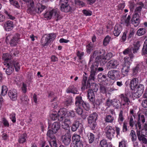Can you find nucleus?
I'll list each match as a JSON object with an SVG mask.
<instances>
[{
  "label": "nucleus",
  "instance_id": "1",
  "mask_svg": "<svg viewBox=\"0 0 147 147\" xmlns=\"http://www.w3.org/2000/svg\"><path fill=\"white\" fill-rule=\"evenodd\" d=\"M112 56L113 55L111 53H106L105 51L102 49L100 50L99 51H96L94 52L92 56L90 57L88 64L90 69V74L88 81L87 88L93 89L94 86L95 87L97 86L94 83H91L92 85H91L90 83L94 81L98 65L99 63L101 66L104 65Z\"/></svg>",
  "mask_w": 147,
  "mask_h": 147
},
{
  "label": "nucleus",
  "instance_id": "2",
  "mask_svg": "<svg viewBox=\"0 0 147 147\" xmlns=\"http://www.w3.org/2000/svg\"><path fill=\"white\" fill-rule=\"evenodd\" d=\"M26 3L27 10V12L30 14H35L36 13H40L45 9V7L40 3L36 4V7L34 5L33 0H23Z\"/></svg>",
  "mask_w": 147,
  "mask_h": 147
},
{
  "label": "nucleus",
  "instance_id": "3",
  "mask_svg": "<svg viewBox=\"0 0 147 147\" xmlns=\"http://www.w3.org/2000/svg\"><path fill=\"white\" fill-rule=\"evenodd\" d=\"M59 120L61 122L62 127L66 129L70 130L69 125L71 123V121L69 118L67 117V110L63 108L60 109L58 112Z\"/></svg>",
  "mask_w": 147,
  "mask_h": 147
},
{
  "label": "nucleus",
  "instance_id": "4",
  "mask_svg": "<svg viewBox=\"0 0 147 147\" xmlns=\"http://www.w3.org/2000/svg\"><path fill=\"white\" fill-rule=\"evenodd\" d=\"M44 17L47 19H51L53 18L57 21L61 19L59 11L57 8H54L46 11L44 14Z\"/></svg>",
  "mask_w": 147,
  "mask_h": 147
},
{
  "label": "nucleus",
  "instance_id": "5",
  "mask_svg": "<svg viewBox=\"0 0 147 147\" xmlns=\"http://www.w3.org/2000/svg\"><path fill=\"white\" fill-rule=\"evenodd\" d=\"M133 57V54L129 55V57H125L124 59V61L122 65V68L121 72L123 76H127L130 70V66L131 61Z\"/></svg>",
  "mask_w": 147,
  "mask_h": 147
},
{
  "label": "nucleus",
  "instance_id": "6",
  "mask_svg": "<svg viewBox=\"0 0 147 147\" xmlns=\"http://www.w3.org/2000/svg\"><path fill=\"white\" fill-rule=\"evenodd\" d=\"M97 117V114L96 113L91 114L88 118L89 126L92 129H94L96 125V121Z\"/></svg>",
  "mask_w": 147,
  "mask_h": 147
},
{
  "label": "nucleus",
  "instance_id": "7",
  "mask_svg": "<svg viewBox=\"0 0 147 147\" xmlns=\"http://www.w3.org/2000/svg\"><path fill=\"white\" fill-rule=\"evenodd\" d=\"M145 122V118L144 115L140 113H138V122L135 125L136 129H141L142 128L141 123H144Z\"/></svg>",
  "mask_w": 147,
  "mask_h": 147
},
{
  "label": "nucleus",
  "instance_id": "8",
  "mask_svg": "<svg viewBox=\"0 0 147 147\" xmlns=\"http://www.w3.org/2000/svg\"><path fill=\"white\" fill-rule=\"evenodd\" d=\"M106 136L109 140H111L115 133V130L112 127L107 126L105 129Z\"/></svg>",
  "mask_w": 147,
  "mask_h": 147
},
{
  "label": "nucleus",
  "instance_id": "9",
  "mask_svg": "<svg viewBox=\"0 0 147 147\" xmlns=\"http://www.w3.org/2000/svg\"><path fill=\"white\" fill-rule=\"evenodd\" d=\"M13 62L12 61H11L9 62H7V63H5L4 64L7 67L6 70V74L8 75H9L11 74L13 71L14 67L13 65Z\"/></svg>",
  "mask_w": 147,
  "mask_h": 147
},
{
  "label": "nucleus",
  "instance_id": "10",
  "mask_svg": "<svg viewBox=\"0 0 147 147\" xmlns=\"http://www.w3.org/2000/svg\"><path fill=\"white\" fill-rule=\"evenodd\" d=\"M56 37V35L54 34H50L47 35L45 40L43 43L42 44L43 46H45L49 45V44L54 40Z\"/></svg>",
  "mask_w": 147,
  "mask_h": 147
},
{
  "label": "nucleus",
  "instance_id": "11",
  "mask_svg": "<svg viewBox=\"0 0 147 147\" xmlns=\"http://www.w3.org/2000/svg\"><path fill=\"white\" fill-rule=\"evenodd\" d=\"M8 95L10 99L12 101L16 100L18 96L17 90L15 89H11L8 92Z\"/></svg>",
  "mask_w": 147,
  "mask_h": 147
},
{
  "label": "nucleus",
  "instance_id": "12",
  "mask_svg": "<svg viewBox=\"0 0 147 147\" xmlns=\"http://www.w3.org/2000/svg\"><path fill=\"white\" fill-rule=\"evenodd\" d=\"M136 134L138 140L142 143L145 144H147V140L145 138V136L142 134V132H141L140 129H137Z\"/></svg>",
  "mask_w": 147,
  "mask_h": 147
},
{
  "label": "nucleus",
  "instance_id": "13",
  "mask_svg": "<svg viewBox=\"0 0 147 147\" xmlns=\"http://www.w3.org/2000/svg\"><path fill=\"white\" fill-rule=\"evenodd\" d=\"M144 86L142 84H140L137 89V91L133 95L136 98L140 97L144 92Z\"/></svg>",
  "mask_w": 147,
  "mask_h": 147
},
{
  "label": "nucleus",
  "instance_id": "14",
  "mask_svg": "<svg viewBox=\"0 0 147 147\" xmlns=\"http://www.w3.org/2000/svg\"><path fill=\"white\" fill-rule=\"evenodd\" d=\"M119 65V62L116 60L112 59L108 64L107 68L109 69L116 68Z\"/></svg>",
  "mask_w": 147,
  "mask_h": 147
},
{
  "label": "nucleus",
  "instance_id": "15",
  "mask_svg": "<svg viewBox=\"0 0 147 147\" xmlns=\"http://www.w3.org/2000/svg\"><path fill=\"white\" fill-rule=\"evenodd\" d=\"M62 140L63 142L66 145H68L70 144L71 141V136L69 133L65 134L62 136Z\"/></svg>",
  "mask_w": 147,
  "mask_h": 147
},
{
  "label": "nucleus",
  "instance_id": "16",
  "mask_svg": "<svg viewBox=\"0 0 147 147\" xmlns=\"http://www.w3.org/2000/svg\"><path fill=\"white\" fill-rule=\"evenodd\" d=\"M139 16V14L135 12L133 15L132 19V23L135 27H136L140 23Z\"/></svg>",
  "mask_w": 147,
  "mask_h": 147
},
{
  "label": "nucleus",
  "instance_id": "17",
  "mask_svg": "<svg viewBox=\"0 0 147 147\" xmlns=\"http://www.w3.org/2000/svg\"><path fill=\"white\" fill-rule=\"evenodd\" d=\"M108 77L112 79L118 78L119 76V72L117 71L114 70L109 71L108 73Z\"/></svg>",
  "mask_w": 147,
  "mask_h": 147
},
{
  "label": "nucleus",
  "instance_id": "18",
  "mask_svg": "<svg viewBox=\"0 0 147 147\" xmlns=\"http://www.w3.org/2000/svg\"><path fill=\"white\" fill-rule=\"evenodd\" d=\"M119 96L121 100V104H122L123 105L126 104L127 105L129 104L130 101L127 95L125 94H122L120 95Z\"/></svg>",
  "mask_w": 147,
  "mask_h": 147
},
{
  "label": "nucleus",
  "instance_id": "19",
  "mask_svg": "<svg viewBox=\"0 0 147 147\" xmlns=\"http://www.w3.org/2000/svg\"><path fill=\"white\" fill-rule=\"evenodd\" d=\"M98 80L100 82H101L103 84L106 85L109 84V81L106 78V76L102 75V74H100L98 75Z\"/></svg>",
  "mask_w": 147,
  "mask_h": 147
},
{
  "label": "nucleus",
  "instance_id": "20",
  "mask_svg": "<svg viewBox=\"0 0 147 147\" xmlns=\"http://www.w3.org/2000/svg\"><path fill=\"white\" fill-rule=\"evenodd\" d=\"M13 27V22L10 20L7 21L4 25L5 29L7 31L11 30Z\"/></svg>",
  "mask_w": 147,
  "mask_h": 147
},
{
  "label": "nucleus",
  "instance_id": "21",
  "mask_svg": "<svg viewBox=\"0 0 147 147\" xmlns=\"http://www.w3.org/2000/svg\"><path fill=\"white\" fill-rule=\"evenodd\" d=\"M122 30V27L121 26L118 24L115 25L114 30L113 31V34L114 36H118Z\"/></svg>",
  "mask_w": 147,
  "mask_h": 147
},
{
  "label": "nucleus",
  "instance_id": "22",
  "mask_svg": "<svg viewBox=\"0 0 147 147\" xmlns=\"http://www.w3.org/2000/svg\"><path fill=\"white\" fill-rule=\"evenodd\" d=\"M60 125V123L57 122H54L53 123L51 128L54 134L56 133L59 129Z\"/></svg>",
  "mask_w": 147,
  "mask_h": 147
},
{
  "label": "nucleus",
  "instance_id": "23",
  "mask_svg": "<svg viewBox=\"0 0 147 147\" xmlns=\"http://www.w3.org/2000/svg\"><path fill=\"white\" fill-rule=\"evenodd\" d=\"M20 34H17L13 37V39L11 40L10 44L11 46H15L17 45V43L18 42L19 40Z\"/></svg>",
  "mask_w": 147,
  "mask_h": 147
},
{
  "label": "nucleus",
  "instance_id": "24",
  "mask_svg": "<svg viewBox=\"0 0 147 147\" xmlns=\"http://www.w3.org/2000/svg\"><path fill=\"white\" fill-rule=\"evenodd\" d=\"M131 18V17L128 15L127 17H126V15H123L121 19V21L122 23H125L127 26H129V21Z\"/></svg>",
  "mask_w": 147,
  "mask_h": 147
},
{
  "label": "nucleus",
  "instance_id": "25",
  "mask_svg": "<svg viewBox=\"0 0 147 147\" xmlns=\"http://www.w3.org/2000/svg\"><path fill=\"white\" fill-rule=\"evenodd\" d=\"M138 84V79L134 78L130 82V86L132 90L135 89Z\"/></svg>",
  "mask_w": 147,
  "mask_h": 147
},
{
  "label": "nucleus",
  "instance_id": "26",
  "mask_svg": "<svg viewBox=\"0 0 147 147\" xmlns=\"http://www.w3.org/2000/svg\"><path fill=\"white\" fill-rule=\"evenodd\" d=\"M60 8L61 11L65 12L69 11L71 9V7L68 3L61 5Z\"/></svg>",
  "mask_w": 147,
  "mask_h": 147
},
{
  "label": "nucleus",
  "instance_id": "27",
  "mask_svg": "<svg viewBox=\"0 0 147 147\" xmlns=\"http://www.w3.org/2000/svg\"><path fill=\"white\" fill-rule=\"evenodd\" d=\"M66 92L68 93H71L73 94H77L78 89L73 86H70L67 89Z\"/></svg>",
  "mask_w": 147,
  "mask_h": 147
},
{
  "label": "nucleus",
  "instance_id": "28",
  "mask_svg": "<svg viewBox=\"0 0 147 147\" xmlns=\"http://www.w3.org/2000/svg\"><path fill=\"white\" fill-rule=\"evenodd\" d=\"M88 96L90 101L93 102L94 100V94L93 90L89 89L88 91Z\"/></svg>",
  "mask_w": 147,
  "mask_h": 147
},
{
  "label": "nucleus",
  "instance_id": "29",
  "mask_svg": "<svg viewBox=\"0 0 147 147\" xmlns=\"http://www.w3.org/2000/svg\"><path fill=\"white\" fill-rule=\"evenodd\" d=\"M140 46V42L137 41L134 42L132 47V51L134 53L137 52Z\"/></svg>",
  "mask_w": 147,
  "mask_h": 147
},
{
  "label": "nucleus",
  "instance_id": "30",
  "mask_svg": "<svg viewBox=\"0 0 147 147\" xmlns=\"http://www.w3.org/2000/svg\"><path fill=\"white\" fill-rule=\"evenodd\" d=\"M51 119L53 120H55L58 119H59V116L58 113L55 111L51 112L50 115Z\"/></svg>",
  "mask_w": 147,
  "mask_h": 147
},
{
  "label": "nucleus",
  "instance_id": "31",
  "mask_svg": "<svg viewBox=\"0 0 147 147\" xmlns=\"http://www.w3.org/2000/svg\"><path fill=\"white\" fill-rule=\"evenodd\" d=\"M26 134H23L20 136L18 142L20 143H23L26 142Z\"/></svg>",
  "mask_w": 147,
  "mask_h": 147
},
{
  "label": "nucleus",
  "instance_id": "32",
  "mask_svg": "<svg viewBox=\"0 0 147 147\" xmlns=\"http://www.w3.org/2000/svg\"><path fill=\"white\" fill-rule=\"evenodd\" d=\"M11 56L8 54H4L3 55V59L4 60V63H7V62L11 61L10 59L11 58Z\"/></svg>",
  "mask_w": 147,
  "mask_h": 147
},
{
  "label": "nucleus",
  "instance_id": "33",
  "mask_svg": "<svg viewBox=\"0 0 147 147\" xmlns=\"http://www.w3.org/2000/svg\"><path fill=\"white\" fill-rule=\"evenodd\" d=\"M143 55L147 57V40H146L143 45L142 50Z\"/></svg>",
  "mask_w": 147,
  "mask_h": 147
},
{
  "label": "nucleus",
  "instance_id": "34",
  "mask_svg": "<svg viewBox=\"0 0 147 147\" xmlns=\"http://www.w3.org/2000/svg\"><path fill=\"white\" fill-rule=\"evenodd\" d=\"M83 102L81 96H78L76 98L75 102L76 106H80Z\"/></svg>",
  "mask_w": 147,
  "mask_h": 147
},
{
  "label": "nucleus",
  "instance_id": "35",
  "mask_svg": "<svg viewBox=\"0 0 147 147\" xmlns=\"http://www.w3.org/2000/svg\"><path fill=\"white\" fill-rule=\"evenodd\" d=\"M141 64H138L135 67L133 68L132 69L133 73L134 75L136 74L141 70Z\"/></svg>",
  "mask_w": 147,
  "mask_h": 147
},
{
  "label": "nucleus",
  "instance_id": "36",
  "mask_svg": "<svg viewBox=\"0 0 147 147\" xmlns=\"http://www.w3.org/2000/svg\"><path fill=\"white\" fill-rule=\"evenodd\" d=\"M49 143L51 147H57L55 138L50 139Z\"/></svg>",
  "mask_w": 147,
  "mask_h": 147
},
{
  "label": "nucleus",
  "instance_id": "37",
  "mask_svg": "<svg viewBox=\"0 0 147 147\" xmlns=\"http://www.w3.org/2000/svg\"><path fill=\"white\" fill-rule=\"evenodd\" d=\"M114 119V117L110 115H107L105 117V121L107 122L112 123Z\"/></svg>",
  "mask_w": 147,
  "mask_h": 147
},
{
  "label": "nucleus",
  "instance_id": "38",
  "mask_svg": "<svg viewBox=\"0 0 147 147\" xmlns=\"http://www.w3.org/2000/svg\"><path fill=\"white\" fill-rule=\"evenodd\" d=\"M12 62H13V65L16 71H19L20 69V66L18 62L15 61H12Z\"/></svg>",
  "mask_w": 147,
  "mask_h": 147
},
{
  "label": "nucleus",
  "instance_id": "39",
  "mask_svg": "<svg viewBox=\"0 0 147 147\" xmlns=\"http://www.w3.org/2000/svg\"><path fill=\"white\" fill-rule=\"evenodd\" d=\"M100 145L101 147H108L109 145H111L108 143L106 140H102L100 141Z\"/></svg>",
  "mask_w": 147,
  "mask_h": 147
},
{
  "label": "nucleus",
  "instance_id": "40",
  "mask_svg": "<svg viewBox=\"0 0 147 147\" xmlns=\"http://www.w3.org/2000/svg\"><path fill=\"white\" fill-rule=\"evenodd\" d=\"M79 126V123L78 121H76L73 124L71 127V130L73 131H75L76 130Z\"/></svg>",
  "mask_w": 147,
  "mask_h": 147
},
{
  "label": "nucleus",
  "instance_id": "41",
  "mask_svg": "<svg viewBox=\"0 0 147 147\" xmlns=\"http://www.w3.org/2000/svg\"><path fill=\"white\" fill-rule=\"evenodd\" d=\"M89 141L90 143H92L93 142L94 137V134L91 133H88L87 134Z\"/></svg>",
  "mask_w": 147,
  "mask_h": 147
},
{
  "label": "nucleus",
  "instance_id": "42",
  "mask_svg": "<svg viewBox=\"0 0 147 147\" xmlns=\"http://www.w3.org/2000/svg\"><path fill=\"white\" fill-rule=\"evenodd\" d=\"M52 107L55 109L57 108L58 102L57 101V98H54L52 100Z\"/></svg>",
  "mask_w": 147,
  "mask_h": 147
},
{
  "label": "nucleus",
  "instance_id": "43",
  "mask_svg": "<svg viewBox=\"0 0 147 147\" xmlns=\"http://www.w3.org/2000/svg\"><path fill=\"white\" fill-rule=\"evenodd\" d=\"M10 4L16 7L19 8L20 7L18 3L15 0H9Z\"/></svg>",
  "mask_w": 147,
  "mask_h": 147
},
{
  "label": "nucleus",
  "instance_id": "44",
  "mask_svg": "<svg viewBox=\"0 0 147 147\" xmlns=\"http://www.w3.org/2000/svg\"><path fill=\"white\" fill-rule=\"evenodd\" d=\"M124 117L123 116V112L121 111L119 114L118 119V121L120 124H121L124 120Z\"/></svg>",
  "mask_w": 147,
  "mask_h": 147
},
{
  "label": "nucleus",
  "instance_id": "45",
  "mask_svg": "<svg viewBox=\"0 0 147 147\" xmlns=\"http://www.w3.org/2000/svg\"><path fill=\"white\" fill-rule=\"evenodd\" d=\"M146 32V30L144 28H140L137 32V34L138 35L140 36L144 34Z\"/></svg>",
  "mask_w": 147,
  "mask_h": 147
},
{
  "label": "nucleus",
  "instance_id": "46",
  "mask_svg": "<svg viewBox=\"0 0 147 147\" xmlns=\"http://www.w3.org/2000/svg\"><path fill=\"white\" fill-rule=\"evenodd\" d=\"M86 51L88 53H90L93 49V46L92 44L90 43L86 46Z\"/></svg>",
  "mask_w": 147,
  "mask_h": 147
},
{
  "label": "nucleus",
  "instance_id": "47",
  "mask_svg": "<svg viewBox=\"0 0 147 147\" xmlns=\"http://www.w3.org/2000/svg\"><path fill=\"white\" fill-rule=\"evenodd\" d=\"M130 135L131 137L132 141H135L137 139V137L135 132L133 130L131 131Z\"/></svg>",
  "mask_w": 147,
  "mask_h": 147
},
{
  "label": "nucleus",
  "instance_id": "48",
  "mask_svg": "<svg viewBox=\"0 0 147 147\" xmlns=\"http://www.w3.org/2000/svg\"><path fill=\"white\" fill-rule=\"evenodd\" d=\"M8 89L7 87L6 86H3L2 87L1 91V95L3 96L5 95L7 93Z\"/></svg>",
  "mask_w": 147,
  "mask_h": 147
},
{
  "label": "nucleus",
  "instance_id": "49",
  "mask_svg": "<svg viewBox=\"0 0 147 147\" xmlns=\"http://www.w3.org/2000/svg\"><path fill=\"white\" fill-rule=\"evenodd\" d=\"M75 3L76 5L80 7H83L85 5V4L80 0H75Z\"/></svg>",
  "mask_w": 147,
  "mask_h": 147
},
{
  "label": "nucleus",
  "instance_id": "50",
  "mask_svg": "<svg viewBox=\"0 0 147 147\" xmlns=\"http://www.w3.org/2000/svg\"><path fill=\"white\" fill-rule=\"evenodd\" d=\"M54 133L53 132V130L49 129V130L47 132V136L48 137L50 138V139H52L53 138H55V136L53 135Z\"/></svg>",
  "mask_w": 147,
  "mask_h": 147
},
{
  "label": "nucleus",
  "instance_id": "51",
  "mask_svg": "<svg viewBox=\"0 0 147 147\" xmlns=\"http://www.w3.org/2000/svg\"><path fill=\"white\" fill-rule=\"evenodd\" d=\"M75 116V113L73 111L69 110L68 111H67V117L69 119L70 117H74Z\"/></svg>",
  "mask_w": 147,
  "mask_h": 147
},
{
  "label": "nucleus",
  "instance_id": "52",
  "mask_svg": "<svg viewBox=\"0 0 147 147\" xmlns=\"http://www.w3.org/2000/svg\"><path fill=\"white\" fill-rule=\"evenodd\" d=\"M76 112L79 115H81L83 112L82 107L80 106H76Z\"/></svg>",
  "mask_w": 147,
  "mask_h": 147
},
{
  "label": "nucleus",
  "instance_id": "53",
  "mask_svg": "<svg viewBox=\"0 0 147 147\" xmlns=\"http://www.w3.org/2000/svg\"><path fill=\"white\" fill-rule=\"evenodd\" d=\"M128 119H129V124L130 126L132 127L134 125V121L133 120L134 118V117L132 115H129L128 117Z\"/></svg>",
  "mask_w": 147,
  "mask_h": 147
},
{
  "label": "nucleus",
  "instance_id": "54",
  "mask_svg": "<svg viewBox=\"0 0 147 147\" xmlns=\"http://www.w3.org/2000/svg\"><path fill=\"white\" fill-rule=\"evenodd\" d=\"M111 40V37L109 36H107L105 38L103 41V45L106 46L109 42Z\"/></svg>",
  "mask_w": 147,
  "mask_h": 147
},
{
  "label": "nucleus",
  "instance_id": "55",
  "mask_svg": "<svg viewBox=\"0 0 147 147\" xmlns=\"http://www.w3.org/2000/svg\"><path fill=\"white\" fill-rule=\"evenodd\" d=\"M5 13L7 15V17L9 19L11 20H13L15 19V18L14 16H13L10 13H8L7 11L6 10H5Z\"/></svg>",
  "mask_w": 147,
  "mask_h": 147
},
{
  "label": "nucleus",
  "instance_id": "56",
  "mask_svg": "<svg viewBox=\"0 0 147 147\" xmlns=\"http://www.w3.org/2000/svg\"><path fill=\"white\" fill-rule=\"evenodd\" d=\"M72 139L73 140L76 142L80 141V136L77 134H74L73 137Z\"/></svg>",
  "mask_w": 147,
  "mask_h": 147
},
{
  "label": "nucleus",
  "instance_id": "57",
  "mask_svg": "<svg viewBox=\"0 0 147 147\" xmlns=\"http://www.w3.org/2000/svg\"><path fill=\"white\" fill-rule=\"evenodd\" d=\"M100 92L103 93H108V90L106 87L104 86H101L100 87Z\"/></svg>",
  "mask_w": 147,
  "mask_h": 147
},
{
  "label": "nucleus",
  "instance_id": "58",
  "mask_svg": "<svg viewBox=\"0 0 147 147\" xmlns=\"http://www.w3.org/2000/svg\"><path fill=\"white\" fill-rule=\"evenodd\" d=\"M3 123L5 127H8L9 126V123L8 121L5 118H3L2 119Z\"/></svg>",
  "mask_w": 147,
  "mask_h": 147
},
{
  "label": "nucleus",
  "instance_id": "59",
  "mask_svg": "<svg viewBox=\"0 0 147 147\" xmlns=\"http://www.w3.org/2000/svg\"><path fill=\"white\" fill-rule=\"evenodd\" d=\"M21 89L22 92L24 93L26 92L27 90V85L26 84L23 83L21 87Z\"/></svg>",
  "mask_w": 147,
  "mask_h": 147
},
{
  "label": "nucleus",
  "instance_id": "60",
  "mask_svg": "<svg viewBox=\"0 0 147 147\" xmlns=\"http://www.w3.org/2000/svg\"><path fill=\"white\" fill-rule=\"evenodd\" d=\"M10 118L13 123L16 122V115L14 113H11L10 115Z\"/></svg>",
  "mask_w": 147,
  "mask_h": 147
},
{
  "label": "nucleus",
  "instance_id": "61",
  "mask_svg": "<svg viewBox=\"0 0 147 147\" xmlns=\"http://www.w3.org/2000/svg\"><path fill=\"white\" fill-rule=\"evenodd\" d=\"M74 147H83V144L80 141L76 142L75 143Z\"/></svg>",
  "mask_w": 147,
  "mask_h": 147
},
{
  "label": "nucleus",
  "instance_id": "62",
  "mask_svg": "<svg viewBox=\"0 0 147 147\" xmlns=\"http://www.w3.org/2000/svg\"><path fill=\"white\" fill-rule=\"evenodd\" d=\"M80 106L82 107V108L83 107L85 110H88L89 109V107L88 104H86V103L83 102L81 104Z\"/></svg>",
  "mask_w": 147,
  "mask_h": 147
},
{
  "label": "nucleus",
  "instance_id": "63",
  "mask_svg": "<svg viewBox=\"0 0 147 147\" xmlns=\"http://www.w3.org/2000/svg\"><path fill=\"white\" fill-rule=\"evenodd\" d=\"M126 142L124 140H123L119 142V147H126Z\"/></svg>",
  "mask_w": 147,
  "mask_h": 147
},
{
  "label": "nucleus",
  "instance_id": "64",
  "mask_svg": "<svg viewBox=\"0 0 147 147\" xmlns=\"http://www.w3.org/2000/svg\"><path fill=\"white\" fill-rule=\"evenodd\" d=\"M142 105L144 107L147 108V98L143 100Z\"/></svg>",
  "mask_w": 147,
  "mask_h": 147
}]
</instances>
